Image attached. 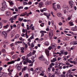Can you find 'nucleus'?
<instances>
[{
	"label": "nucleus",
	"mask_w": 77,
	"mask_h": 77,
	"mask_svg": "<svg viewBox=\"0 0 77 77\" xmlns=\"http://www.w3.org/2000/svg\"><path fill=\"white\" fill-rule=\"evenodd\" d=\"M23 20V19H21V18H20L19 19V21H22Z\"/></svg>",
	"instance_id": "de8ad7c7"
},
{
	"label": "nucleus",
	"mask_w": 77,
	"mask_h": 77,
	"mask_svg": "<svg viewBox=\"0 0 77 77\" xmlns=\"http://www.w3.org/2000/svg\"><path fill=\"white\" fill-rule=\"evenodd\" d=\"M30 70V71H33V68H31Z\"/></svg>",
	"instance_id": "bf43d9fd"
},
{
	"label": "nucleus",
	"mask_w": 77,
	"mask_h": 77,
	"mask_svg": "<svg viewBox=\"0 0 77 77\" xmlns=\"http://www.w3.org/2000/svg\"><path fill=\"white\" fill-rule=\"evenodd\" d=\"M27 66H24L23 68V71H26V69H27Z\"/></svg>",
	"instance_id": "c9c22d12"
},
{
	"label": "nucleus",
	"mask_w": 77,
	"mask_h": 77,
	"mask_svg": "<svg viewBox=\"0 0 77 77\" xmlns=\"http://www.w3.org/2000/svg\"><path fill=\"white\" fill-rule=\"evenodd\" d=\"M25 15H26L27 17L29 16V14L27 13V12H26L25 13H23L21 14L20 15V17H24Z\"/></svg>",
	"instance_id": "7ed1b4c3"
},
{
	"label": "nucleus",
	"mask_w": 77,
	"mask_h": 77,
	"mask_svg": "<svg viewBox=\"0 0 77 77\" xmlns=\"http://www.w3.org/2000/svg\"><path fill=\"white\" fill-rule=\"evenodd\" d=\"M66 76L67 77H69V74H68V73H67V74H66Z\"/></svg>",
	"instance_id": "338daca9"
},
{
	"label": "nucleus",
	"mask_w": 77,
	"mask_h": 77,
	"mask_svg": "<svg viewBox=\"0 0 77 77\" xmlns=\"http://www.w3.org/2000/svg\"><path fill=\"white\" fill-rule=\"evenodd\" d=\"M17 55H13L12 57L13 59H15V58H17Z\"/></svg>",
	"instance_id": "bb28decb"
},
{
	"label": "nucleus",
	"mask_w": 77,
	"mask_h": 77,
	"mask_svg": "<svg viewBox=\"0 0 77 77\" xmlns=\"http://www.w3.org/2000/svg\"><path fill=\"white\" fill-rule=\"evenodd\" d=\"M45 45L46 46H48V45H49V43L47 42H46L45 43Z\"/></svg>",
	"instance_id": "4be33fe9"
},
{
	"label": "nucleus",
	"mask_w": 77,
	"mask_h": 77,
	"mask_svg": "<svg viewBox=\"0 0 77 77\" xmlns=\"http://www.w3.org/2000/svg\"><path fill=\"white\" fill-rule=\"evenodd\" d=\"M69 23L70 24V26H74V24H73V23L72 22H71V21H70V22H69Z\"/></svg>",
	"instance_id": "b1692460"
},
{
	"label": "nucleus",
	"mask_w": 77,
	"mask_h": 77,
	"mask_svg": "<svg viewBox=\"0 0 77 77\" xmlns=\"http://www.w3.org/2000/svg\"><path fill=\"white\" fill-rule=\"evenodd\" d=\"M23 64L24 65H27V62L26 61H24Z\"/></svg>",
	"instance_id": "473e14b6"
},
{
	"label": "nucleus",
	"mask_w": 77,
	"mask_h": 77,
	"mask_svg": "<svg viewBox=\"0 0 77 77\" xmlns=\"http://www.w3.org/2000/svg\"><path fill=\"white\" fill-rule=\"evenodd\" d=\"M60 53L61 54H63V51H61Z\"/></svg>",
	"instance_id": "69168bd1"
},
{
	"label": "nucleus",
	"mask_w": 77,
	"mask_h": 77,
	"mask_svg": "<svg viewBox=\"0 0 77 77\" xmlns=\"http://www.w3.org/2000/svg\"><path fill=\"white\" fill-rule=\"evenodd\" d=\"M48 71L49 72H50V71H51V68L49 67L48 68Z\"/></svg>",
	"instance_id": "ea45409f"
},
{
	"label": "nucleus",
	"mask_w": 77,
	"mask_h": 77,
	"mask_svg": "<svg viewBox=\"0 0 77 77\" xmlns=\"http://www.w3.org/2000/svg\"><path fill=\"white\" fill-rule=\"evenodd\" d=\"M32 56V54L31 53H30L28 55H27L26 57V58H28V57H29V56Z\"/></svg>",
	"instance_id": "6ab92c4d"
},
{
	"label": "nucleus",
	"mask_w": 77,
	"mask_h": 77,
	"mask_svg": "<svg viewBox=\"0 0 77 77\" xmlns=\"http://www.w3.org/2000/svg\"><path fill=\"white\" fill-rule=\"evenodd\" d=\"M3 27V23L1 22H0V29H2Z\"/></svg>",
	"instance_id": "a878e982"
},
{
	"label": "nucleus",
	"mask_w": 77,
	"mask_h": 77,
	"mask_svg": "<svg viewBox=\"0 0 77 77\" xmlns=\"http://www.w3.org/2000/svg\"><path fill=\"white\" fill-rule=\"evenodd\" d=\"M8 2L10 3V5H12L14 4V3H13L12 2L8 1Z\"/></svg>",
	"instance_id": "c85d7f7f"
},
{
	"label": "nucleus",
	"mask_w": 77,
	"mask_h": 77,
	"mask_svg": "<svg viewBox=\"0 0 77 77\" xmlns=\"http://www.w3.org/2000/svg\"><path fill=\"white\" fill-rule=\"evenodd\" d=\"M22 32L23 33H25V32H26L27 30H25L24 29H23L22 30Z\"/></svg>",
	"instance_id": "58836bf2"
},
{
	"label": "nucleus",
	"mask_w": 77,
	"mask_h": 77,
	"mask_svg": "<svg viewBox=\"0 0 77 77\" xmlns=\"http://www.w3.org/2000/svg\"><path fill=\"white\" fill-rule=\"evenodd\" d=\"M51 47H57V45L55 44L54 43L52 44H51Z\"/></svg>",
	"instance_id": "2eb2a0df"
},
{
	"label": "nucleus",
	"mask_w": 77,
	"mask_h": 77,
	"mask_svg": "<svg viewBox=\"0 0 77 77\" xmlns=\"http://www.w3.org/2000/svg\"><path fill=\"white\" fill-rule=\"evenodd\" d=\"M29 26L28 25H26V27H27V30H29Z\"/></svg>",
	"instance_id": "4d7b16f0"
},
{
	"label": "nucleus",
	"mask_w": 77,
	"mask_h": 77,
	"mask_svg": "<svg viewBox=\"0 0 77 77\" xmlns=\"http://www.w3.org/2000/svg\"><path fill=\"white\" fill-rule=\"evenodd\" d=\"M2 53H5L6 52V50L5 49H3L2 50Z\"/></svg>",
	"instance_id": "f704fd0d"
},
{
	"label": "nucleus",
	"mask_w": 77,
	"mask_h": 77,
	"mask_svg": "<svg viewBox=\"0 0 77 77\" xmlns=\"http://www.w3.org/2000/svg\"><path fill=\"white\" fill-rule=\"evenodd\" d=\"M71 70H69V71H68V72L67 73V74H69V75L71 74Z\"/></svg>",
	"instance_id": "37998d69"
},
{
	"label": "nucleus",
	"mask_w": 77,
	"mask_h": 77,
	"mask_svg": "<svg viewBox=\"0 0 77 77\" xmlns=\"http://www.w3.org/2000/svg\"><path fill=\"white\" fill-rule=\"evenodd\" d=\"M39 59L42 61H45V58L42 55L39 58Z\"/></svg>",
	"instance_id": "6e6552de"
},
{
	"label": "nucleus",
	"mask_w": 77,
	"mask_h": 77,
	"mask_svg": "<svg viewBox=\"0 0 77 77\" xmlns=\"http://www.w3.org/2000/svg\"><path fill=\"white\" fill-rule=\"evenodd\" d=\"M76 70V69H73L72 70V71H75Z\"/></svg>",
	"instance_id": "e2e57ef3"
},
{
	"label": "nucleus",
	"mask_w": 77,
	"mask_h": 77,
	"mask_svg": "<svg viewBox=\"0 0 77 77\" xmlns=\"http://www.w3.org/2000/svg\"><path fill=\"white\" fill-rule=\"evenodd\" d=\"M0 74L1 75H2V76H4V74H5V73L2 72H1Z\"/></svg>",
	"instance_id": "a19ab883"
},
{
	"label": "nucleus",
	"mask_w": 77,
	"mask_h": 77,
	"mask_svg": "<svg viewBox=\"0 0 77 77\" xmlns=\"http://www.w3.org/2000/svg\"><path fill=\"white\" fill-rule=\"evenodd\" d=\"M1 10L2 11H4V8H3V7H2L1 8Z\"/></svg>",
	"instance_id": "3c124183"
},
{
	"label": "nucleus",
	"mask_w": 77,
	"mask_h": 77,
	"mask_svg": "<svg viewBox=\"0 0 77 77\" xmlns=\"http://www.w3.org/2000/svg\"><path fill=\"white\" fill-rule=\"evenodd\" d=\"M39 75H42V76H44V73L43 72L42 73Z\"/></svg>",
	"instance_id": "c03bdc74"
},
{
	"label": "nucleus",
	"mask_w": 77,
	"mask_h": 77,
	"mask_svg": "<svg viewBox=\"0 0 77 77\" xmlns=\"http://www.w3.org/2000/svg\"><path fill=\"white\" fill-rule=\"evenodd\" d=\"M71 30L72 31H75L76 30V28L72 27V28Z\"/></svg>",
	"instance_id": "393cba45"
},
{
	"label": "nucleus",
	"mask_w": 77,
	"mask_h": 77,
	"mask_svg": "<svg viewBox=\"0 0 77 77\" xmlns=\"http://www.w3.org/2000/svg\"><path fill=\"white\" fill-rule=\"evenodd\" d=\"M19 15V14L16 15L14 16V20H15L17 19V17Z\"/></svg>",
	"instance_id": "aec40b11"
},
{
	"label": "nucleus",
	"mask_w": 77,
	"mask_h": 77,
	"mask_svg": "<svg viewBox=\"0 0 77 77\" xmlns=\"http://www.w3.org/2000/svg\"><path fill=\"white\" fill-rule=\"evenodd\" d=\"M25 48H27L28 47V45H27V44L25 43Z\"/></svg>",
	"instance_id": "49530a36"
},
{
	"label": "nucleus",
	"mask_w": 77,
	"mask_h": 77,
	"mask_svg": "<svg viewBox=\"0 0 77 77\" xmlns=\"http://www.w3.org/2000/svg\"><path fill=\"white\" fill-rule=\"evenodd\" d=\"M61 76V77H65L66 76L65 74H62Z\"/></svg>",
	"instance_id": "8fccbe9b"
},
{
	"label": "nucleus",
	"mask_w": 77,
	"mask_h": 77,
	"mask_svg": "<svg viewBox=\"0 0 77 77\" xmlns=\"http://www.w3.org/2000/svg\"><path fill=\"white\" fill-rule=\"evenodd\" d=\"M14 20V19L12 17H11L9 20V21H11V20Z\"/></svg>",
	"instance_id": "864d4df0"
},
{
	"label": "nucleus",
	"mask_w": 77,
	"mask_h": 77,
	"mask_svg": "<svg viewBox=\"0 0 77 77\" xmlns=\"http://www.w3.org/2000/svg\"><path fill=\"white\" fill-rule=\"evenodd\" d=\"M32 64H31L29 65V66H33V63H31Z\"/></svg>",
	"instance_id": "680f3d73"
},
{
	"label": "nucleus",
	"mask_w": 77,
	"mask_h": 77,
	"mask_svg": "<svg viewBox=\"0 0 77 77\" xmlns=\"http://www.w3.org/2000/svg\"><path fill=\"white\" fill-rule=\"evenodd\" d=\"M55 70V69H54V67H53L52 68V71H53V72H54V70Z\"/></svg>",
	"instance_id": "6e6d98bb"
},
{
	"label": "nucleus",
	"mask_w": 77,
	"mask_h": 77,
	"mask_svg": "<svg viewBox=\"0 0 77 77\" xmlns=\"http://www.w3.org/2000/svg\"><path fill=\"white\" fill-rule=\"evenodd\" d=\"M49 35L50 38H51V39L53 37V32L52 31H50L49 33Z\"/></svg>",
	"instance_id": "0eeeda50"
},
{
	"label": "nucleus",
	"mask_w": 77,
	"mask_h": 77,
	"mask_svg": "<svg viewBox=\"0 0 77 77\" xmlns=\"http://www.w3.org/2000/svg\"><path fill=\"white\" fill-rule=\"evenodd\" d=\"M64 12L65 14L66 12H68V7L64 8Z\"/></svg>",
	"instance_id": "f8f14e48"
},
{
	"label": "nucleus",
	"mask_w": 77,
	"mask_h": 77,
	"mask_svg": "<svg viewBox=\"0 0 77 77\" xmlns=\"http://www.w3.org/2000/svg\"><path fill=\"white\" fill-rule=\"evenodd\" d=\"M31 47H35V45L33 44V43H31Z\"/></svg>",
	"instance_id": "a18cd8bd"
},
{
	"label": "nucleus",
	"mask_w": 77,
	"mask_h": 77,
	"mask_svg": "<svg viewBox=\"0 0 77 77\" xmlns=\"http://www.w3.org/2000/svg\"><path fill=\"white\" fill-rule=\"evenodd\" d=\"M16 67H17L18 71H20V70H21V65L17 64L16 66Z\"/></svg>",
	"instance_id": "20e7f679"
},
{
	"label": "nucleus",
	"mask_w": 77,
	"mask_h": 77,
	"mask_svg": "<svg viewBox=\"0 0 77 77\" xmlns=\"http://www.w3.org/2000/svg\"><path fill=\"white\" fill-rule=\"evenodd\" d=\"M27 22L28 24H31L32 22L31 21V20H27Z\"/></svg>",
	"instance_id": "5701e85b"
},
{
	"label": "nucleus",
	"mask_w": 77,
	"mask_h": 77,
	"mask_svg": "<svg viewBox=\"0 0 77 77\" xmlns=\"http://www.w3.org/2000/svg\"><path fill=\"white\" fill-rule=\"evenodd\" d=\"M25 56H23L22 57V59H23V60H22V62H23V61H24L25 60Z\"/></svg>",
	"instance_id": "7c9ffc66"
},
{
	"label": "nucleus",
	"mask_w": 77,
	"mask_h": 77,
	"mask_svg": "<svg viewBox=\"0 0 77 77\" xmlns=\"http://www.w3.org/2000/svg\"><path fill=\"white\" fill-rule=\"evenodd\" d=\"M26 60L27 62L29 63H33V62H32V60H30L28 58H26Z\"/></svg>",
	"instance_id": "423d86ee"
},
{
	"label": "nucleus",
	"mask_w": 77,
	"mask_h": 77,
	"mask_svg": "<svg viewBox=\"0 0 77 77\" xmlns=\"http://www.w3.org/2000/svg\"><path fill=\"white\" fill-rule=\"evenodd\" d=\"M57 15L59 17H62V14L60 13H58L57 14Z\"/></svg>",
	"instance_id": "a211bd4d"
},
{
	"label": "nucleus",
	"mask_w": 77,
	"mask_h": 77,
	"mask_svg": "<svg viewBox=\"0 0 77 77\" xmlns=\"http://www.w3.org/2000/svg\"><path fill=\"white\" fill-rule=\"evenodd\" d=\"M35 40L36 41H38V42H41V41H42L43 40V39H35Z\"/></svg>",
	"instance_id": "f3484780"
},
{
	"label": "nucleus",
	"mask_w": 77,
	"mask_h": 77,
	"mask_svg": "<svg viewBox=\"0 0 77 77\" xmlns=\"http://www.w3.org/2000/svg\"><path fill=\"white\" fill-rule=\"evenodd\" d=\"M77 41L73 42V45H77Z\"/></svg>",
	"instance_id": "2f4dec72"
},
{
	"label": "nucleus",
	"mask_w": 77,
	"mask_h": 77,
	"mask_svg": "<svg viewBox=\"0 0 77 77\" xmlns=\"http://www.w3.org/2000/svg\"><path fill=\"white\" fill-rule=\"evenodd\" d=\"M57 6L58 9H60V5H59V4L57 5Z\"/></svg>",
	"instance_id": "79ce46f5"
},
{
	"label": "nucleus",
	"mask_w": 77,
	"mask_h": 77,
	"mask_svg": "<svg viewBox=\"0 0 77 77\" xmlns=\"http://www.w3.org/2000/svg\"><path fill=\"white\" fill-rule=\"evenodd\" d=\"M39 6L38 7L39 8H41V7H42V5H43V2H41L38 3Z\"/></svg>",
	"instance_id": "1a4fd4ad"
},
{
	"label": "nucleus",
	"mask_w": 77,
	"mask_h": 77,
	"mask_svg": "<svg viewBox=\"0 0 77 77\" xmlns=\"http://www.w3.org/2000/svg\"><path fill=\"white\" fill-rule=\"evenodd\" d=\"M42 67H38L35 69V71L36 72H37L38 73H41V72L42 71Z\"/></svg>",
	"instance_id": "f257e3e1"
},
{
	"label": "nucleus",
	"mask_w": 77,
	"mask_h": 77,
	"mask_svg": "<svg viewBox=\"0 0 77 77\" xmlns=\"http://www.w3.org/2000/svg\"><path fill=\"white\" fill-rule=\"evenodd\" d=\"M32 36L30 37V39H33L34 38V34H32Z\"/></svg>",
	"instance_id": "cd10ccee"
},
{
	"label": "nucleus",
	"mask_w": 77,
	"mask_h": 77,
	"mask_svg": "<svg viewBox=\"0 0 77 77\" xmlns=\"http://www.w3.org/2000/svg\"><path fill=\"white\" fill-rule=\"evenodd\" d=\"M65 55H67L68 54V52H64Z\"/></svg>",
	"instance_id": "052dcab7"
},
{
	"label": "nucleus",
	"mask_w": 77,
	"mask_h": 77,
	"mask_svg": "<svg viewBox=\"0 0 77 77\" xmlns=\"http://www.w3.org/2000/svg\"><path fill=\"white\" fill-rule=\"evenodd\" d=\"M50 15H51L50 13H48L47 16H48V17H50V16H51Z\"/></svg>",
	"instance_id": "0e129e2a"
},
{
	"label": "nucleus",
	"mask_w": 77,
	"mask_h": 77,
	"mask_svg": "<svg viewBox=\"0 0 77 77\" xmlns=\"http://www.w3.org/2000/svg\"><path fill=\"white\" fill-rule=\"evenodd\" d=\"M36 53V51H34L33 52H32V54H35Z\"/></svg>",
	"instance_id": "09e8293b"
},
{
	"label": "nucleus",
	"mask_w": 77,
	"mask_h": 77,
	"mask_svg": "<svg viewBox=\"0 0 77 77\" xmlns=\"http://www.w3.org/2000/svg\"><path fill=\"white\" fill-rule=\"evenodd\" d=\"M15 34V31H13L12 32H11V36L12 37H13L14 36V34Z\"/></svg>",
	"instance_id": "4468645a"
},
{
	"label": "nucleus",
	"mask_w": 77,
	"mask_h": 77,
	"mask_svg": "<svg viewBox=\"0 0 77 77\" xmlns=\"http://www.w3.org/2000/svg\"><path fill=\"white\" fill-rule=\"evenodd\" d=\"M15 63V61H12L11 62H9L8 63V64L10 65V64H12Z\"/></svg>",
	"instance_id": "dca6fc26"
},
{
	"label": "nucleus",
	"mask_w": 77,
	"mask_h": 77,
	"mask_svg": "<svg viewBox=\"0 0 77 77\" xmlns=\"http://www.w3.org/2000/svg\"><path fill=\"white\" fill-rule=\"evenodd\" d=\"M51 2L46 1L45 2V5H51Z\"/></svg>",
	"instance_id": "ddd939ff"
},
{
	"label": "nucleus",
	"mask_w": 77,
	"mask_h": 77,
	"mask_svg": "<svg viewBox=\"0 0 77 77\" xmlns=\"http://www.w3.org/2000/svg\"><path fill=\"white\" fill-rule=\"evenodd\" d=\"M6 15L7 17H9V16H11V13L10 11H7L6 13Z\"/></svg>",
	"instance_id": "9b49d317"
},
{
	"label": "nucleus",
	"mask_w": 77,
	"mask_h": 77,
	"mask_svg": "<svg viewBox=\"0 0 77 77\" xmlns=\"http://www.w3.org/2000/svg\"><path fill=\"white\" fill-rule=\"evenodd\" d=\"M56 3H53V5L54 6L53 7V8H54V10H55V11H56L57 9H56V7H55L54 6H55V4H56Z\"/></svg>",
	"instance_id": "412c9836"
},
{
	"label": "nucleus",
	"mask_w": 77,
	"mask_h": 77,
	"mask_svg": "<svg viewBox=\"0 0 77 77\" xmlns=\"http://www.w3.org/2000/svg\"><path fill=\"white\" fill-rule=\"evenodd\" d=\"M20 58H18L17 60V62L20 61Z\"/></svg>",
	"instance_id": "774afa93"
},
{
	"label": "nucleus",
	"mask_w": 77,
	"mask_h": 77,
	"mask_svg": "<svg viewBox=\"0 0 77 77\" xmlns=\"http://www.w3.org/2000/svg\"><path fill=\"white\" fill-rule=\"evenodd\" d=\"M2 36H4L5 38H6L7 37L8 34H7L6 32L5 31H2Z\"/></svg>",
	"instance_id": "f03ea898"
},
{
	"label": "nucleus",
	"mask_w": 77,
	"mask_h": 77,
	"mask_svg": "<svg viewBox=\"0 0 77 77\" xmlns=\"http://www.w3.org/2000/svg\"><path fill=\"white\" fill-rule=\"evenodd\" d=\"M10 45L11 47H13L14 46V44L12 43Z\"/></svg>",
	"instance_id": "603ef678"
},
{
	"label": "nucleus",
	"mask_w": 77,
	"mask_h": 77,
	"mask_svg": "<svg viewBox=\"0 0 77 77\" xmlns=\"http://www.w3.org/2000/svg\"><path fill=\"white\" fill-rule=\"evenodd\" d=\"M20 41H22L17 42V43H18V44H22V43H23H23L24 44V39H23V40H22V39H20Z\"/></svg>",
	"instance_id": "9d476101"
},
{
	"label": "nucleus",
	"mask_w": 77,
	"mask_h": 77,
	"mask_svg": "<svg viewBox=\"0 0 77 77\" xmlns=\"http://www.w3.org/2000/svg\"><path fill=\"white\" fill-rule=\"evenodd\" d=\"M24 48L23 47H22L20 49V50H21V51H24Z\"/></svg>",
	"instance_id": "5fc2aeb1"
},
{
	"label": "nucleus",
	"mask_w": 77,
	"mask_h": 77,
	"mask_svg": "<svg viewBox=\"0 0 77 77\" xmlns=\"http://www.w3.org/2000/svg\"><path fill=\"white\" fill-rule=\"evenodd\" d=\"M19 37H20V35L18 34H17V35H16L15 38H19Z\"/></svg>",
	"instance_id": "c756f323"
},
{
	"label": "nucleus",
	"mask_w": 77,
	"mask_h": 77,
	"mask_svg": "<svg viewBox=\"0 0 77 77\" xmlns=\"http://www.w3.org/2000/svg\"><path fill=\"white\" fill-rule=\"evenodd\" d=\"M49 51L48 50V49H45V53L46 56H47L48 57L50 56V54H49Z\"/></svg>",
	"instance_id": "39448f33"
},
{
	"label": "nucleus",
	"mask_w": 77,
	"mask_h": 77,
	"mask_svg": "<svg viewBox=\"0 0 77 77\" xmlns=\"http://www.w3.org/2000/svg\"><path fill=\"white\" fill-rule=\"evenodd\" d=\"M6 2H4L2 3V6H6Z\"/></svg>",
	"instance_id": "72a5a7b5"
},
{
	"label": "nucleus",
	"mask_w": 77,
	"mask_h": 77,
	"mask_svg": "<svg viewBox=\"0 0 77 77\" xmlns=\"http://www.w3.org/2000/svg\"><path fill=\"white\" fill-rule=\"evenodd\" d=\"M18 9H19V10L21 9H23V6L22 7L21 6H20V7H18Z\"/></svg>",
	"instance_id": "e433bc0d"
},
{
	"label": "nucleus",
	"mask_w": 77,
	"mask_h": 77,
	"mask_svg": "<svg viewBox=\"0 0 77 77\" xmlns=\"http://www.w3.org/2000/svg\"><path fill=\"white\" fill-rule=\"evenodd\" d=\"M23 5H28V3H27L26 2H23Z\"/></svg>",
	"instance_id": "13d9d810"
},
{
	"label": "nucleus",
	"mask_w": 77,
	"mask_h": 77,
	"mask_svg": "<svg viewBox=\"0 0 77 77\" xmlns=\"http://www.w3.org/2000/svg\"><path fill=\"white\" fill-rule=\"evenodd\" d=\"M52 49V47L51 46H49L48 48V50H51Z\"/></svg>",
	"instance_id": "4c0bfd02"
}]
</instances>
